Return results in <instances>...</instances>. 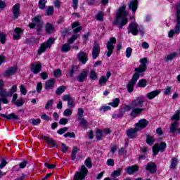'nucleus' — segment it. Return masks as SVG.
Returning <instances> with one entry per match:
<instances>
[{
	"mask_svg": "<svg viewBox=\"0 0 180 180\" xmlns=\"http://www.w3.org/2000/svg\"><path fill=\"white\" fill-rule=\"evenodd\" d=\"M141 65L139 68H135L136 72L132 76L131 81L127 86V91L131 94L134 91V84H137V81L140 78V74L142 72H146V70H147V58H143L140 60Z\"/></svg>",
	"mask_w": 180,
	"mask_h": 180,
	"instance_id": "obj_1",
	"label": "nucleus"
},
{
	"mask_svg": "<svg viewBox=\"0 0 180 180\" xmlns=\"http://www.w3.org/2000/svg\"><path fill=\"white\" fill-rule=\"evenodd\" d=\"M127 16H129V14L126 12V5L124 4L120 7L117 11V17L112 22V25H114V26H117L119 29H122L123 26L127 25V22H129Z\"/></svg>",
	"mask_w": 180,
	"mask_h": 180,
	"instance_id": "obj_2",
	"label": "nucleus"
},
{
	"mask_svg": "<svg viewBox=\"0 0 180 180\" xmlns=\"http://www.w3.org/2000/svg\"><path fill=\"white\" fill-rule=\"evenodd\" d=\"M145 101L146 98H144V96H140L131 102V106L132 108H134L130 112L131 117H137L139 115L143 112L144 108H143V105H144Z\"/></svg>",
	"mask_w": 180,
	"mask_h": 180,
	"instance_id": "obj_3",
	"label": "nucleus"
},
{
	"mask_svg": "<svg viewBox=\"0 0 180 180\" xmlns=\"http://www.w3.org/2000/svg\"><path fill=\"white\" fill-rule=\"evenodd\" d=\"M130 33H132L134 36H137L139 33L141 36H144V27L141 25L139 26L136 22H131L128 26V34H130Z\"/></svg>",
	"mask_w": 180,
	"mask_h": 180,
	"instance_id": "obj_4",
	"label": "nucleus"
},
{
	"mask_svg": "<svg viewBox=\"0 0 180 180\" xmlns=\"http://www.w3.org/2000/svg\"><path fill=\"white\" fill-rule=\"evenodd\" d=\"M32 22H33L29 24V27H30V29H34V27H36V30L38 33L39 32H41L44 23L41 20H40V16L37 15L36 17H34Z\"/></svg>",
	"mask_w": 180,
	"mask_h": 180,
	"instance_id": "obj_5",
	"label": "nucleus"
},
{
	"mask_svg": "<svg viewBox=\"0 0 180 180\" xmlns=\"http://www.w3.org/2000/svg\"><path fill=\"white\" fill-rule=\"evenodd\" d=\"M115 44H116V38L115 37L110 38L106 44L107 57H110V56L113 54V52L115 51Z\"/></svg>",
	"mask_w": 180,
	"mask_h": 180,
	"instance_id": "obj_6",
	"label": "nucleus"
},
{
	"mask_svg": "<svg viewBox=\"0 0 180 180\" xmlns=\"http://www.w3.org/2000/svg\"><path fill=\"white\" fill-rule=\"evenodd\" d=\"M54 41H56L54 38H49L46 42H44L38 51V54L40 56L41 53H44V51H46V49H50L54 44Z\"/></svg>",
	"mask_w": 180,
	"mask_h": 180,
	"instance_id": "obj_7",
	"label": "nucleus"
},
{
	"mask_svg": "<svg viewBox=\"0 0 180 180\" xmlns=\"http://www.w3.org/2000/svg\"><path fill=\"white\" fill-rule=\"evenodd\" d=\"M165 148H167V143L165 142H161L160 145H154L153 147V155H157L160 151H161V153H164V151H165Z\"/></svg>",
	"mask_w": 180,
	"mask_h": 180,
	"instance_id": "obj_8",
	"label": "nucleus"
},
{
	"mask_svg": "<svg viewBox=\"0 0 180 180\" xmlns=\"http://www.w3.org/2000/svg\"><path fill=\"white\" fill-rule=\"evenodd\" d=\"M100 53H101V46L97 42H94L93 45V49H92L93 58L94 60H96V58H98V57H99Z\"/></svg>",
	"mask_w": 180,
	"mask_h": 180,
	"instance_id": "obj_9",
	"label": "nucleus"
},
{
	"mask_svg": "<svg viewBox=\"0 0 180 180\" xmlns=\"http://www.w3.org/2000/svg\"><path fill=\"white\" fill-rule=\"evenodd\" d=\"M13 19L16 20L20 16V4H16L12 8Z\"/></svg>",
	"mask_w": 180,
	"mask_h": 180,
	"instance_id": "obj_10",
	"label": "nucleus"
},
{
	"mask_svg": "<svg viewBox=\"0 0 180 180\" xmlns=\"http://www.w3.org/2000/svg\"><path fill=\"white\" fill-rule=\"evenodd\" d=\"M31 71L33 74H39L41 71V63L35 62L31 64Z\"/></svg>",
	"mask_w": 180,
	"mask_h": 180,
	"instance_id": "obj_11",
	"label": "nucleus"
},
{
	"mask_svg": "<svg viewBox=\"0 0 180 180\" xmlns=\"http://www.w3.org/2000/svg\"><path fill=\"white\" fill-rule=\"evenodd\" d=\"M136 127L139 131L146 129L148 126V121L146 119H141L135 124Z\"/></svg>",
	"mask_w": 180,
	"mask_h": 180,
	"instance_id": "obj_12",
	"label": "nucleus"
},
{
	"mask_svg": "<svg viewBox=\"0 0 180 180\" xmlns=\"http://www.w3.org/2000/svg\"><path fill=\"white\" fill-rule=\"evenodd\" d=\"M110 75H112V72H108L106 76H101L100 77L98 84L101 85V86H105V85H106V82L109 81Z\"/></svg>",
	"mask_w": 180,
	"mask_h": 180,
	"instance_id": "obj_13",
	"label": "nucleus"
},
{
	"mask_svg": "<svg viewBox=\"0 0 180 180\" xmlns=\"http://www.w3.org/2000/svg\"><path fill=\"white\" fill-rule=\"evenodd\" d=\"M139 171V166L136 165H134L133 166H129L125 169V172L128 174V175H133L134 174H136Z\"/></svg>",
	"mask_w": 180,
	"mask_h": 180,
	"instance_id": "obj_14",
	"label": "nucleus"
},
{
	"mask_svg": "<svg viewBox=\"0 0 180 180\" xmlns=\"http://www.w3.org/2000/svg\"><path fill=\"white\" fill-rule=\"evenodd\" d=\"M137 131H139L136 127L127 131V136L129 139H136L137 137Z\"/></svg>",
	"mask_w": 180,
	"mask_h": 180,
	"instance_id": "obj_15",
	"label": "nucleus"
},
{
	"mask_svg": "<svg viewBox=\"0 0 180 180\" xmlns=\"http://www.w3.org/2000/svg\"><path fill=\"white\" fill-rule=\"evenodd\" d=\"M77 58L82 64H86L88 61V56L85 52L80 51L77 55Z\"/></svg>",
	"mask_w": 180,
	"mask_h": 180,
	"instance_id": "obj_16",
	"label": "nucleus"
},
{
	"mask_svg": "<svg viewBox=\"0 0 180 180\" xmlns=\"http://www.w3.org/2000/svg\"><path fill=\"white\" fill-rule=\"evenodd\" d=\"M176 25L174 27L175 34H179L180 33V9L177 10L176 13Z\"/></svg>",
	"mask_w": 180,
	"mask_h": 180,
	"instance_id": "obj_17",
	"label": "nucleus"
},
{
	"mask_svg": "<svg viewBox=\"0 0 180 180\" xmlns=\"http://www.w3.org/2000/svg\"><path fill=\"white\" fill-rule=\"evenodd\" d=\"M169 131L170 133L176 132L177 134H180L179 124H178V122H174L171 124Z\"/></svg>",
	"mask_w": 180,
	"mask_h": 180,
	"instance_id": "obj_18",
	"label": "nucleus"
},
{
	"mask_svg": "<svg viewBox=\"0 0 180 180\" xmlns=\"http://www.w3.org/2000/svg\"><path fill=\"white\" fill-rule=\"evenodd\" d=\"M159 94H161V90L156 89L155 91H150L146 94V97L149 101H151L152 99H154V98H156V96H158Z\"/></svg>",
	"mask_w": 180,
	"mask_h": 180,
	"instance_id": "obj_19",
	"label": "nucleus"
},
{
	"mask_svg": "<svg viewBox=\"0 0 180 180\" xmlns=\"http://www.w3.org/2000/svg\"><path fill=\"white\" fill-rule=\"evenodd\" d=\"M42 140L44 141H46L49 146H52V147H58V145H57V143L53 140V139L47 136H42Z\"/></svg>",
	"mask_w": 180,
	"mask_h": 180,
	"instance_id": "obj_20",
	"label": "nucleus"
},
{
	"mask_svg": "<svg viewBox=\"0 0 180 180\" xmlns=\"http://www.w3.org/2000/svg\"><path fill=\"white\" fill-rule=\"evenodd\" d=\"M15 33H16L15 34H13V37L14 39V40H19V39H20V37H22V34H23V30H22V28L20 27H16L14 30Z\"/></svg>",
	"mask_w": 180,
	"mask_h": 180,
	"instance_id": "obj_21",
	"label": "nucleus"
},
{
	"mask_svg": "<svg viewBox=\"0 0 180 180\" xmlns=\"http://www.w3.org/2000/svg\"><path fill=\"white\" fill-rule=\"evenodd\" d=\"M16 68L11 67L8 68L4 74V77H12V75H15L16 74Z\"/></svg>",
	"mask_w": 180,
	"mask_h": 180,
	"instance_id": "obj_22",
	"label": "nucleus"
},
{
	"mask_svg": "<svg viewBox=\"0 0 180 180\" xmlns=\"http://www.w3.org/2000/svg\"><path fill=\"white\" fill-rule=\"evenodd\" d=\"M139 4L138 0H132L130 1L129 4V8L132 11V12L134 13L136 11H137V5Z\"/></svg>",
	"mask_w": 180,
	"mask_h": 180,
	"instance_id": "obj_23",
	"label": "nucleus"
},
{
	"mask_svg": "<svg viewBox=\"0 0 180 180\" xmlns=\"http://www.w3.org/2000/svg\"><path fill=\"white\" fill-rule=\"evenodd\" d=\"M56 84V80L54 79H51L46 82L45 83V89H53L54 88V84Z\"/></svg>",
	"mask_w": 180,
	"mask_h": 180,
	"instance_id": "obj_24",
	"label": "nucleus"
},
{
	"mask_svg": "<svg viewBox=\"0 0 180 180\" xmlns=\"http://www.w3.org/2000/svg\"><path fill=\"white\" fill-rule=\"evenodd\" d=\"M0 116H1L2 117H5V119H7V120H12V119H14L15 120H19V117L15 115V113H11L8 115L4 114H0Z\"/></svg>",
	"mask_w": 180,
	"mask_h": 180,
	"instance_id": "obj_25",
	"label": "nucleus"
},
{
	"mask_svg": "<svg viewBox=\"0 0 180 180\" xmlns=\"http://www.w3.org/2000/svg\"><path fill=\"white\" fill-rule=\"evenodd\" d=\"M156 166L155 163L153 162H149L148 163L146 169L147 171H149V172H150V174H154V172H155L156 169Z\"/></svg>",
	"mask_w": 180,
	"mask_h": 180,
	"instance_id": "obj_26",
	"label": "nucleus"
},
{
	"mask_svg": "<svg viewBox=\"0 0 180 180\" xmlns=\"http://www.w3.org/2000/svg\"><path fill=\"white\" fill-rule=\"evenodd\" d=\"M54 25L50 22H47L45 25V30L48 34H51V33H53L54 32Z\"/></svg>",
	"mask_w": 180,
	"mask_h": 180,
	"instance_id": "obj_27",
	"label": "nucleus"
},
{
	"mask_svg": "<svg viewBox=\"0 0 180 180\" xmlns=\"http://www.w3.org/2000/svg\"><path fill=\"white\" fill-rule=\"evenodd\" d=\"M88 73L86 71L82 72L79 76L77 77L78 82H84L85 81V78H86Z\"/></svg>",
	"mask_w": 180,
	"mask_h": 180,
	"instance_id": "obj_28",
	"label": "nucleus"
},
{
	"mask_svg": "<svg viewBox=\"0 0 180 180\" xmlns=\"http://www.w3.org/2000/svg\"><path fill=\"white\" fill-rule=\"evenodd\" d=\"M178 165V159L176 158H172L170 162V169H175Z\"/></svg>",
	"mask_w": 180,
	"mask_h": 180,
	"instance_id": "obj_29",
	"label": "nucleus"
},
{
	"mask_svg": "<svg viewBox=\"0 0 180 180\" xmlns=\"http://www.w3.org/2000/svg\"><path fill=\"white\" fill-rule=\"evenodd\" d=\"M177 56H178V53L173 52L167 56V58H165V61L166 63H168V61L172 60L173 58H176V57Z\"/></svg>",
	"mask_w": 180,
	"mask_h": 180,
	"instance_id": "obj_30",
	"label": "nucleus"
},
{
	"mask_svg": "<svg viewBox=\"0 0 180 180\" xmlns=\"http://www.w3.org/2000/svg\"><path fill=\"white\" fill-rule=\"evenodd\" d=\"M61 51L62 53H68L71 50V46L68 44H65L61 47Z\"/></svg>",
	"mask_w": 180,
	"mask_h": 180,
	"instance_id": "obj_31",
	"label": "nucleus"
},
{
	"mask_svg": "<svg viewBox=\"0 0 180 180\" xmlns=\"http://www.w3.org/2000/svg\"><path fill=\"white\" fill-rule=\"evenodd\" d=\"M119 103H120V100L117 98L113 99L111 103H109V105L110 106H112V108H117L119 106Z\"/></svg>",
	"mask_w": 180,
	"mask_h": 180,
	"instance_id": "obj_32",
	"label": "nucleus"
},
{
	"mask_svg": "<svg viewBox=\"0 0 180 180\" xmlns=\"http://www.w3.org/2000/svg\"><path fill=\"white\" fill-rule=\"evenodd\" d=\"M0 96L1 98H9V94L8 91H6V89H0Z\"/></svg>",
	"mask_w": 180,
	"mask_h": 180,
	"instance_id": "obj_33",
	"label": "nucleus"
},
{
	"mask_svg": "<svg viewBox=\"0 0 180 180\" xmlns=\"http://www.w3.org/2000/svg\"><path fill=\"white\" fill-rule=\"evenodd\" d=\"M24 104H25V100H23V98H19L13 103V105H15L18 108L23 106Z\"/></svg>",
	"mask_w": 180,
	"mask_h": 180,
	"instance_id": "obj_34",
	"label": "nucleus"
},
{
	"mask_svg": "<svg viewBox=\"0 0 180 180\" xmlns=\"http://www.w3.org/2000/svg\"><path fill=\"white\" fill-rule=\"evenodd\" d=\"M16 91H18V86L13 85L11 88V89H9V91H8V98L12 96L13 95V94H15V92H16Z\"/></svg>",
	"mask_w": 180,
	"mask_h": 180,
	"instance_id": "obj_35",
	"label": "nucleus"
},
{
	"mask_svg": "<svg viewBox=\"0 0 180 180\" xmlns=\"http://www.w3.org/2000/svg\"><path fill=\"white\" fill-rule=\"evenodd\" d=\"M78 153V148L74 147L72 151V161H75V158H77V153Z\"/></svg>",
	"mask_w": 180,
	"mask_h": 180,
	"instance_id": "obj_36",
	"label": "nucleus"
},
{
	"mask_svg": "<svg viewBox=\"0 0 180 180\" xmlns=\"http://www.w3.org/2000/svg\"><path fill=\"white\" fill-rule=\"evenodd\" d=\"M84 165L87 168H92V160L91 158H87L84 161Z\"/></svg>",
	"mask_w": 180,
	"mask_h": 180,
	"instance_id": "obj_37",
	"label": "nucleus"
},
{
	"mask_svg": "<svg viewBox=\"0 0 180 180\" xmlns=\"http://www.w3.org/2000/svg\"><path fill=\"white\" fill-rule=\"evenodd\" d=\"M0 41L1 44H5L6 41V34L4 32H0Z\"/></svg>",
	"mask_w": 180,
	"mask_h": 180,
	"instance_id": "obj_38",
	"label": "nucleus"
},
{
	"mask_svg": "<svg viewBox=\"0 0 180 180\" xmlns=\"http://www.w3.org/2000/svg\"><path fill=\"white\" fill-rule=\"evenodd\" d=\"M54 13V8L53 6H49L46 10V13L47 16H51Z\"/></svg>",
	"mask_w": 180,
	"mask_h": 180,
	"instance_id": "obj_39",
	"label": "nucleus"
},
{
	"mask_svg": "<svg viewBox=\"0 0 180 180\" xmlns=\"http://www.w3.org/2000/svg\"><path fill=\"white\" fill-rule=\"evenodd\" d=\"M138 86L140 88H146L147 86V81L146 79H141L138 82Z\"/></svg>",
	"mask_w": 180,
	"mask_h": 180,
	"instance_id": "obj_40",
	"label": "nucleus"
},
{
	"mask_svg": "<svg viewBox=\"0 0 180 180\" xmlns=\"http://www.w3.org/2000/svg\"><path fill=\"white\" fill-rule=\"evenodd\" d=\"M65 89H66V88H65V86H59V87L57 89V90H56V94L57 95H61V94H63V93L64 92V91H65Z\"/></svg>",
	"mask_w": 180,
	"mask_h": 180,
	"instance_id": "obj_41",
	"label": "nucleus"
},
{
	"mask_svg": "<svg viewBox=\"0 0 180 180\" xmlns=\"http://www.w3.org/2000/svg\"><path fill=\"white\" fill-rule=\"evenodd\" d=\"M146 143L147 144H149V146H153V144H154V138L150 135H148L146 138Z\"/></svg>",
	"mask_w": 180,
	"mask_h": 180,
	"instance_id": "obj_42",
	"label": "nucleus"
},
{
	"mask_svg": "<svg viewBox=\"0 0 180 180\" xmlns=\"http://www.w3.org/2000/svg\"><path fill=\"white\" fill-rule=\"evenodd\" d=\"M47 3V1L46 0H39V9H44V8H46V4Z\"/></svg>",
	"mask_w": 180,
	"mask_h": 180,
	"instance_id": "obj_43",
	"label": "nucleus"
},
{
	"mask_svg": "<svg viewBox=\"0 0 180 180\" xmlns=\"http://www.w3.org/2000/svg\"><path fill=\"white\" fill-rule=\"evenodd\" d=\"M90 78L94 81H96L98 79V75H96V72L94 70H91L90 72Z\"/></svg>",
	"mask_w": 180,
	"mask_h": 180,
	"instance_id": "obj_44",
	"label": "nucleus"
},
{
	"mask_svg": "<svg viewBox=\"0 0 180 180\" xmlns=\"http://www.w3.org/2000/svg\"><path fill=\"white\" fill-rule=\"evenodd\" d=\"M79 37V34H78L72 35V37L70 39H69L70 44H72V43H74V41H75V40H77Z\"/></svg>",
	"mask_w": 180,
	"mask_h": 180,
	"instance_id": "obj_45",
	"label": "nucleus"
},
{
	"mask_svg": "<svg viewBox=\"0 0 180 180\" xmlns=\"http://www.w3.org/2000/svg\"><path fill=\"white\" fill-rule=\"evenodd\" d=\"M179 115H180V111L179 110L176 111V113L172 117V120H176L178 122L179 120Z\"/></svg>",
	"mask_w": 180,
	"mask_h": 180,
	"instance_id": "obj_46",
	"label": "nucleus"
},
{
	"mask_svg": "<svg viewBox=\"0 0 180 180\" xmlns=\"http://www.w3.org/2000/svg\"><path fill=\"white\" fill-rule=\"evenodd\" d=\"M103 137H104L103 132H102V130L98 129L96 132L97 140H102Z\"/></svg>",
	"mask_w": 180,
	"mask_h": 180,
	"instance_id": "obj_47",
	"label": "nucleus"
},
{
	"mask_svg": "<svg viewBox=\"0 0 180 180\" xmlns=\"http://www.w3.org/2000/svg\"><path fill=\"white\" fill-rule=\"evenodd\" d=\"M126 57L127 58H130V57H131V53H133V49H131V47H128L127 49H126Z\"/></svg>",
	"mask_w": 180,
	"mask_h": 180,
	"instance_id": "obj_48",
	"label": "nucleus"
},
{
	"mask_svg": "<svg viewBox=\"0 0 180 180\" xmlns=\"http://www.w3.org/2000/svg\"><path fill=\"white\" fill-rule=\"evenodd\" d=\"M123 171V169L119 168L117 170H115L112 174V176H120V174H122V172Z\"/></svg>",
	"mask_w": 180,
	"mask_h": 180,
	"instance_id": "obj_49",
	"label": "nucleus"
},
{
	"mask_svg": "<svg viewBox=\"0 0 180 180\" xmlns=\"http://www.w3.org/2000/svg\"><path fill=\"white\" fill-rule=\"evenodd\" d=\"M80 122V126H82V127H88V121L84 118H81L79 120Z\"/></svg>",
	"mask_w": 180,
	"mask_h": 180,
	"instance_id": "obj_50",
	"label": "nucleus"
},
{
	"mask_svg": "<svg viewBox=\"0 0 180 180\" xmlns=\"http://www.w3.org/2000/svg\"><path fill=\"white\" fill-rule=\"evenodd\" d=\"M53 102H54L53 99H51V100L48 101V102L46 103V104L45 105V109L46 110H48V109H50V108H51V106H53Z\"/></svg>",
	"mask_w": 180,
	"mask_h": 180,
	"instance_id": "obj_51",
	"label": "nucleus"
},
{
	"mask_svg": "<svg viewBox=\"0 0 180 180\" xmlns=\"http://www.w3.org/2000/svg\"><path fill=\"white\" fill-rule=\"evenodd\" d=\"M78 120H81L84 116V109L82 108H78L77 111Z\"/></svg>",
	"mask_w": 180,
	"mask_h": 180,
	"instance_id": "obj_52",
	"label": "nucleus"
},
{
	"mask_svg": "<svg viewBox=\"0 0 180 180\" xmlns=\"http://www.w3.org/2000/svg\"><path fill=\"white\" fill-rule=\"evenodd\" d=\"M53 75L54 77H56V78H60V77H61V75H63L61 74V70L60 69H56L54 72H53Z\"/></svg>",
	"mask_w": 180,
	"mask_h": 180,
	"instance_id": "obj_53",
	"label": "nucleus"
},
{
	"mask_svg": "<svg viewBox=\"0 0 180 180\" xmlns=\"http://www.w3.org/2000/svg\"><path fill=\"white\" fill-rule=\"evenodd\" d=\"M20 91L22 95H26L27 94V90H26V87L23 84L20 86Z\"/></svg>",
	"mask_w": 180,
	"mask_h": 180,
	"instance_id": "obj_54",
	"label": "nucleus"
},
{
	"mask_svg": "<svg viewBox=\"0 0 180 180\" xmlns=\"http://www.w3.org/2000/svg\"><path fill=\"white\" fill-rule=\"evenodd\" d=\"M72 115V110H71V109L70 108H67L63 112V116L68 117V116H71Z\"/></svg>",
	"mask_w": 180,
	"mask_h": 180,
	"instance_id": "obj_55",
	"label": "nucleus"
},
{
	"mask_svg": "<svg viewBox=\"0 0 180 180\" xmlns=\"http://www.w3.org/2000/svg\"><path fill=\"white\" fill-rule=\"evenodd\" d=\"M110 106L103 105L101 108H100L99 110L100 112H108V110H110Z\"/></svg>",
	"mask_w": 180,
	"mask_h": 180,
	"instance_id": "obj_56",
	"label": "nucleus"
},
{
	"mask_svg": "<svg viewBox=\"0 0 180 180\" xmlns=\"http://www.w3.org/2000/svg\"><path fill=\"white\" fill-rule=\"evenodd\" d=\"M42 89H43V84H41V82H39L37 84V92H38V94H40Z\"/></svg>",
	"mask_w": 180,
	"mask_h": 180,
	"instance_id": "obj_57",
	"label": "nucleus"
},
{
	"mask_svg": "<svg viewBox=\"0 0 180 180\" xmlns=\"http://www.w3.org/2000/svg\"><path fill=\"white\" fill-rule=\"evenodd\" d=\"M64 137H70V139H75V134L74 132H68L64 134Z\"/></svg>",
	"mask_w": 180,
	"mask_h": 180,
	"instance_id": "obj_58",
	"label": "nucleus"
},
{
	"mask_svg": "<svg viewBox=\"0 0 180 180\" xmlns=\"http://www.w3.org/2000/svg\"><path fill=\"white\" fill-rule=\"evenodd\" d=\"M68 106L70 108V109H72V108H74V99L73 98H70L68 101Z\"/></svg>",
	"mask_w": 180,
	"mask_h": 180,
	"instance_id": "obj_59",
	"label": "nucleus"
},
{
	"mask_svg": "<svg viewBox=\"0 0 180 180\" xmlns=\"http://www.w3.org/2000/svg\"><path fill=\"white\" fill-rule=\"evenodd\" d=\"M108 167H114L115 166V160L113 159H108L106 162Z\"/></svg>",
	"mask_w": 180,
	"mask_h": 180,
	"instance_id": "obj_60",
	"label": "nucleus"
},
{
	"mask_svg": "<svg viewBox=\"0 0 180 180\" xmlns=\"http://www.w3.org/2000/svg\"><path fill=\"white\" fill-rule=\"evenodd\" d=\"M68 123V119L67 118H61L59 120V124H63V125H65Z\"/></svg>",
	"mask_w": 180,
	"mask_h": 180,
	"instance_id": "obj_61",
	"label": "nucleus"
},
{
	"mask_svg": "<svg viewBox=\"0 0 180 180\" xmlns=\"http://www.w3.org/2000/svg\"><path fill=\"white\" fill-rule=\"evenodd\" d=\"M68 131V127H63V128H61L58 131V134H64V133H65V131Z\"/></svg>",
	"mask_w": 180,
	"mask_h": 180,
	"instance_id": "obj_62",
	"label": "nucleus"
},
{
	"mask_svg": "<svg viewBox=\"0 0 180 180\" xmlns=\"http://www.w3.org/2000/svg\"><path fill=\"white\" fill-rule=\"evenodd\" d=\"M61 151H63L64 153H67V151H68V146H65L64 143H62Z\"/></svg>",
	"mask_w": 180,
	"mask_h": 180,
	"instance_id": "obj_63",
	"label": "nucleus"
},
{
	"mask_svg": "<svg viewBox=\"0 0 180 180\" xmlns=\"http://www.w3.org/2000/svg\"><path fill=\"white\" fill-rule=\"evenodd\" d=\"M164 95H171V87L167 86L164 91Z\"/></svg>",
	"mask_w": 180,
	"mask_h": 180,
	"instance_id": "obj_64",
	"label": "nucleus"
}]
</instances>
